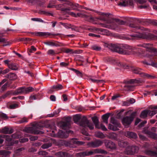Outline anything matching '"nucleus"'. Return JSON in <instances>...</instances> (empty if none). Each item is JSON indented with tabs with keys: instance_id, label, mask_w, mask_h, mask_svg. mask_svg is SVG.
I'll use <instances>...</instances> for the list:
<instances>
[{
	"instance_id": "16",
	"label": "nucleus",
	"mask_w": 157,
	"mask_h": 157,
	"mask_svg": "<svg viewBox=\"0 0 157 157\" xmlns=\"http://www.w3.org/2000/svg\"><path fill=\"white\" fill-rule=\"evenodd\" d=\"M32 34H34L35 35L37 36H49L50 34L48 33L42 32H37L35 33H33Z\"/></svg>"
},
{
	"instance_id": "37",
	"label": "nucleus",
	"mask_w": 157,
	"mask_h": 157,
	"mask_svg": "<svg viewBox=\"0 0 157 157\" xmlns=\"http://www.w3.org/2000/svg\"><path fill=\"white\" fill-rule=\"evenodd\" d=\"M47 54L48 55L53 56L56 54L55 51L52 49H49L47 52Z\"/></svg>"
},
{
	"instance_id": "24",
	"label": "nucleus",
	"mask_w": 157,
	"mask_h": 157,
	"mask_svg": "<svg viewBox=\"0 0 157 157\" xmlns=\"http://www.w3.org/2000/svg\"><path fill=\"white\" fill-rule=\"evenodd\" d=\"M110 122L118 128L120 127V124L119 122L113 117L111 118Z\"/></svg>"
},
{
	"instance_id": "55",
	"label": "nucleus",
	"mask_w": 157,
	"mask_h": 157,
	"mask_svg": "<svg viewBox=\"0 0 157 157\" xmlns=\"http://www.w3.org/2000/svg\"><path fill=\"white\" fill-rule=\"evenodd\" d=\"M60 65L62 67H65L68 65V63L65 62H61L60 63Z\"/></svg>"
},
{
	"instance_id": "60",
	"label": "nucleus",
	"mask_w": 157,
	"mask_h": 157,
	"mask_svg": "<svg viewBox=\"0 0 157 157\" xmlns=\"http://www.w3.org/2000/svg\"><path fill=\"white\" fill-rule=\"evenodd\" d=\"M11 93L10 92H8L6 93L5 94H4L3 96H2V97L4 98L6 97H7L8 95L11 94Z\"/></svg>"
},
{
	"instance_id": "15",
	"label": "nucleus",
	"mask_w": 157,
	"mask_h": 157,
	"mask_svg": "<svg viewBox=\"0 0 157 157\" xmlns=\"http://www.w3.org/2000/svg\"><path fill=\"white\" fill-rule=\"evenodd\" d=\"M69 121L68 120L66 122H61L60 123V127L62 129H65L66 128L69 127Z\"/></svg>"
},
{
	"instance_id": "23",
	"label": "nucleus",
	"mask_w": 157,
	"mask_h": 157,
	"mask_svg": "<svg viewBox=\"0 0 157 157\" xmlns=\"http://www.w3.org/2000/svg\"><path fill=\"white\" fill-rule=\"evenodd\" d=\"M6 77L11 80H14L17 78L16 75L13 73H10Z\"/></svg>"
},
{
	"instance_id": "59",
	"label": "nucleus",
	"mask_w": 157,
	"mask_h": 157,
	"mask_svg": "<svg viewBox=\"0 0 157 157\" xmlns=\"http://www.w3.org/2000/svg\"><path fill=\"white\" fill-rule=\"evenodd\" d=\"M52 133L50 132L49 133V134H50V135L51 136H56V135L55 134V132H56V130H55L54 131H51Z\"/></svg>"
},
{
	"instance_id": "10",
	"label": "nucleus",
	"mask_w": 157,
	"mask_h": 157,
	"mask_svg": "<svg viewBox=\"0 0 157 157\" xmlns=\"http://www.w3.org/2000/svg\"><path fill=\"white\" fill-rule=\"evenodd\" d=\"M73 133V132L71 131H67L65 132H63L62 130H59L58 132V136L61 138H66L68 136V134L69 133Z\"/></svg>"
},
{
	"instance_id": "17",
	"label": "nucleus",
	"mask_w": 157,
	"mask_h": 157,
	"mask_svg": "<svg viewBox=\"0 0 157 157\" xmlns=\"http://www.w3.org/2000/svg\"><path fill=\"white\" fill-rule=\"evenodd\" d=\"M8 67L13 70H17L19 67L18 65L15 63H10V64L9 65Z\"/></svg>"
},
{
	"instance_id": "21",
	"label": "nucleus",
	"mask_w": 157,
	"mask_h": 157,
	"mask_svg": "<svg viewBox=\"0 0 157 157\" xmlns=\"http://www.w3.org/2000/svg\"><path fill=\"white\" fill-rule=\"evenodd\" d=\"M22 94H24V87H20L17 89L14 92V94L15 95Z\"/></svg>"
},
{
	"instance_id": "19",
	"label": "nucleus",
	"mask_w": 157,
	"mask_h": 157,
	"mask_svg": "<svg viewBox=\"0 0 157 157\" xmlns=\"http://www.w3.org/2000/svg\"><path fill=\"white\" fill-rule=\"evenodd\" d=\"M13 131L12 129H10L9 128L4 127L0 131L1 133L5 134H11L13 132Z\"/></svg>"
},
{
	"instance_id": "49",
	"label": "nucleus",
	"mask_w": 157,
	"mask_h": 157,
	"mask_svg": "<svg viewBox=\"0 0 157 157\" xmlns=\"http://www.w3.org/2000/svg\"><path fill=\"white\" fill-rule=\"evenodd\" d=\"M80 118V116L78 115H76L74 116V120L75 122H77L79 120Z\"/></svg>"
},
{
	"instance_id": "63",
	"label": "nucleus",
	"mask_w": 157,
	"mask_h": 157,
	"mask_svg": "<svg viewBox=\"0 0 157 157\" xmlns=\"http://www.w3.org/2000/svg\"><path fill=\"white\" fill-rule=\"evenodd\" d=\"M147 65H151L153 67H157V63H155L154 62H152L151 64H148L147 63H146Z\"/></svg>"
},
{
	"instance_id": "13",
	"label": "nucleus",
	"mask_w": 157,
	"mask_h": 157,
	"mask_svg": "<svg viewBox=\"0 0 157 157\" xmlns=\"http://www.w3.org/2000/svg\"><path fill=\"white\" fill-rule=\"evenodd\" d=\"M44 43L47 45L51 46H60L61 45L60 43L58 42H53L52 41H49L44 42Z\"/></svg>"
},
{
	"instance_id": "30",
	"label": "nucleus",
	"mask_w": 157,
	"mask_h": 157,
	"mask_svg": "<svg viewBox=\"0 0 157 157\" xmlns=\"http://www.w3.org/2000/svg\"><path fill=\"white\" fill-rule=\"evenodd\" d=\"M84 16V18L88 21L93 22L94 21V18L91 16H88L85 14Z\"/></svg>"
},
{
	"instance_id": "28",
	"label": "nucleus",
	"mask_w": 157,
	"mask_h": 157,
	"mask_svg": "<svg viewBox=\"0 0 157 157\" xmlns=\"http://www.w3.org/2000/svg\"><path fill=\"white\" fill-rule=\"evenodd\" d=\"M108 137L109 138L114 140H117V135L115 133H110L108 135Z\"/></svg>"
},
{
	"instance_id": "51",
	"label": "nucleus",
	"mask_w": 157,
	"mask_h": 157,
	"mask_svg": "<svg viewBox=\"0 0 157 157\" xmlns=\"http://www.w3.org/2000/svg\"><path fill=\"white\" fill-rule=\"evenodd\" d=\"M18 105L16 103H14L11 105L10 107L11 109H13L17 107Z\"/></svg>"
},
{
	"instance_id": "57",
	"label": "nucleus",
	"mask_w": 157,
	"mask_h": 157,
	"mask_svg": "<svg viewBox=\"0 0 157 157\" xmlns=\"http://www.w3.org/2000/svg\"><path fill=\"white\" fill-rule=\"evenodd\" d=\"M89 35L90 36L95 37H100V36L99 35H96L92 33H89Z\"/></svg>"
},
{
	"instance_id": "62",
	"label": "nucleus",
	"mask_w": 157,
	"mask_h": 157,
	"mask_svg": "<svg viewBox=\"0 0 157 157\" xmlns=\"http://www.w3.org/2000/svg\"><path fill=\"white\" fill-rule=\"evenodd\" d=\"M70 28H71L72 30L77 31L78 30V28L77 27L71 26V25L70 26Z\"/></svg>"
},
{
	"instance_id": "2",
	"label": "nucleus",
	"mask_w": 157,
	"mask_h": 157,
	"mask_svg": "<svg viewBox=\"0 0 157 157\" xmlns=\"http://www.w3.org/2000/svg\"><path fill=\"white\" fill-rule=\"evenodd\" d=\"M112 48L111 49L113 51L117 52L121 54H128V51L131 49V48L127 45L122 44H113L112 45Z\"/></svg>"
},
{
	"instance_id": "48",
	"label": "nucleus",
	"mask_w": 157,
	"mask_h": 157,
	"mask_svg": "<svg viewBox=\"0 0 157 157\" xmlns=\"http://www.w3.org/2000/svg\"><path fill=\"white\" fill-rule=\"evenodd\" d=\"M32 20L34 21H39L42 22H44V21L41 19L38 18H34L32 19Z\"/></svg>"
},
{
	"instance_id": "39",
	"label": "nucleus",
	"mask_w": 157,
	"mask_h": 157,
	"mask_svg": "<svg viewBox=\"0 0 157 157\" xmlns=\"http://www.w3.org/2000/svg\"><path fill=\"white\" fill-rule=\"evenodd\" d=\"M52 146V144L51 143H46L45 144L41 146V147L44 149L47 148Z\"/></svg>"
},
{
	"instance_id": "47",
	"label": "nucleus",
	"mask_w": 157,
	"mask_h": 157,
	"mask_svg": "<svg viewBox=\"0 0 157 157\" xmlns=\"http://www.w3.org/2000/svg\"><path fill=\"white\" fill-rule=\"evenodd\" d=\"M148 154L151 156H157V153L155 152L150 151L148 152Z\"/></svg>"
},
{
	"instance_id": "56",
	"label": "nucleus",
	"mask_w": 157,
	"mask_h": 157,
	"mask_svg": "<svg viewBox=\"0 0 157 157\" xmlns=\"http://www.w3.org/2000/svg\"><path fill=\"white\" fill-rule=\"evenodd\" d=\"M12 137L13 138H18L20 137V136L17 133H15L12 135Z\"/></svg>"
},
{
	"instance_id": "14",
	"label": "nucleus",
	"mask_w": 157,
	"mask_h": 157,
	"mask_svg": "<svg viewBox=\"0 0 157 157\" xmlns=\"http://www.w3.org/2000/svg\"><path fill=\"white\" fill-rule=\"evenodd\" d=\"M105 146L108 148L113 149L116 148V145L111 141H106L105 143Z\"/></svg>"
},
{
	"instance_id": "29",
	"label": "nucleus",
	"mask_w": 157,
	"mask_h": 157,
	"mask_svg": "<svg viewBox=\"0 0 157 157\" xmlns=\"http://www.w3.org/2000/svg\"><path fill=\"white\" fill-rule=\"evenodd\" d=\"M63 86L60 84H58L57 85L53 86L52 87V89H55L56 90H58L63 89Z\"/></svg>"
},
{
	"instance_id": "11",
	"label": "nucleus",
	"mask_w": 157,
	"mask_h": 157,
	"mask_svg": "<svg viewBox=\"0 0 157 157\" xmlns=\"http://www.w3.org/2000/svg\"><path fill=\"white\" fill-rule=\"evenodd\" d=\"M106 60L108 62L116 64L121 67H124V65L123 64L121 63L118 60H116L113 58H108L106 59Z\"/></svg>"
},
{
	"instance_id": "33",
	"label": "nucleus",
	"mask_w": 157,
	"mask_h": 157,
	"mask_svg": "<svg viewBox=\"0 0 157 157\" xmlns=\"http://www.w3.org/2000/svg\"><path fill=\"white\" fill-rule=\"evenodd\" d=\"M95 136L96 137L99 138H103L104 137V135L102 133L99 132H95Z\"/></svg>"
},
{
	"instance_id": "42",
	"label": "nucleus",
	"mask_w": 157,
	"mask_h": 157,
	"mask_svg": "<svg viewBox=\"0 0 157 157\" xmlns=\"http://www.w3.org/2000/svg\"><path fill=\"white\" fill-rule=\"evenodd\" d=\"M55 4V3L53 0L50 1L48 5L47 6V7L48 8H53L54 7V5H52V3Z\"/></svg>"
},
{
	"instance_id": "27",
	"label": "nucleus",
	"mask_w": 157,
	"mask_h": 157,
	"mask_svg": "<svg viewBox=\"0 0 157 157\" xmlns=\"http://www.w3.org/2000/svg\"><path fill=\"white\" fill-rule=\"evenodd\" d=\"M109 113H106L102 116L103 122L106 124L108 123V119L109 117Z\"/></svg>"
},
{
	"instance_id": "32",
	"label": "nucleus",
	"mask_w": 157,
	"mask_h": 157,
	"mask_svg": "<svg viewBox=\"0 0 157 157\" xmlns=\"http://www.w3.org/2000/svg\"><path fill=\"white\" fill-rule=\"evenodd\" d=\"M118 128L116 126L113 124L112 125L111 124H109L108 125V129L113 131H115L117 130L118 129Z\"/></svg>"
},
{
	"instance_id": "50",
	"label": "nucleus",
	"mask_w": 157,
	"mask_h": 157,
	"mask_svg": "<svg viewBox=\"0 0 157 157\" xmlns=\"http://www.w3.org/2000/svg\"><path fill=\"white\" fill-rule=\"evenodd\" d=\"M6 137V141L8 142H10L11 140V138L10 137V136L8 135H3V137Z\"/></svg>"
},
{
	"instance_id": "36",
	"label": "nucleus",
	"mask_w": 157,
	"mask_h": 157,
	"mask_svg": "<svg viewBox=\"0 0 157 157\" xmlns=\"http://www.w3.org/2000/svg\"><path fill=\"white\" fill-rule=\"evenodd\" d=\"M91 48L93 50L99 51L101 50V48L100 46L97 45H94L92 46Z\"/></svg>"
},
{
	"instance_id": "6",
	"label": "nucleus",
	"mask_w": 157,
	"mask_h": 157,
	"mask_svg": "<svg viewBox=\"0 0 157 157\" xmlns=\"http://www.w3.org/2000/svg\"><path fill=\"white\" fill-rule=\"evenodd\" d=\"M80 125L82 127H88L90 129L94 128V125L91 122H90L86 117L83 118L80 123Z\"/></svg>"
},
{
	"instance_id": "1",
	"label": "nucleus",
	"mask_w": 157,
	"mask_h": 157,
	"mask_svg": "<svg viewBox=\"0 0 157 157\" xmlns=\"http://www.w3.org/2000/svg\"><path fill=\"white\" fill-rule=\"evenodd\" d=\"M130 27L135 28L136 30L140 29L141 30L146 31V32H144L142 33H138L132 35V36L135 37L136 38H142L143 39H150L154 40L156 38V37L153 34L149 33L150 30L146 29L134 24H131L129 25Z\"/></svg>"
},
{
	"instance_id": "12",
	"label": "nucleus",
	"mask_w": 157,
	"mask_h": 157,
	"mask_svg": "<svg viewBox=\"0 0 157 157\" xmlns=\"http://www.w3.org/2000/svg\"><path fill=\"white\" fill-rule=\"evenodd\" d=\"M121 2L119 5L121 6H126L128 5H132V0H121Z\"/></svg>"
},
{
	"instance_id": "18",
	"label": "nucleus",
	"mask_w": 157,
	"mask_h": 157,
	"mask_svg": "<svg viewBox=\"0 0 157 157\" xmlns=\"http://www.w3.org/2000/svg\"><path fill=\"white\" fill-rule=\"evenodd\" d=\"M125 135L126 136L129 138H136L137 137L136 134L132 132H127L125 133Z\"/></svg>"
},
{
	"instance_id": "22",
	"label": "nucleus",
	"mask_w": 157,
	"mask_h": 157,
	"mask_svg": "<svg viewBox=\"0 0 157 157\" xmlns=\"http://www.w3.org/2000/svg\"><path fill=\"white\" fill-rule=\"evenodd\" d=\"M92 120L95 124L96 128H100L99 127V121L98 118L96 117H94L92 118Z\"/></svg>"
},
{
	"instance_id": "5",
	"label": "nucleus",
	"mask_w": 157,
	"mask_h": 157,
	"mask_svg": "<svg viewBox=\"0 0 157 157\" xmlns=\"http://www.w3.org/2000/svg\"><path fill=\"white\" fill-rule=\"evenodd\" d=\"M141 46L147 48L148 51H150L151 52H149L148 57H150L151 55H154L157 56V51L155 48H154L152 46V45L150 44H144Z\"/></svg>"
},
{
	"instance_id": "25",
	"label": "nucleus",
	"mask_w": 157,
	"mask_h": 157,
	"mask_svg": "<svg viewBox=\"0 0 157 157\" xmlns=\"http://www.w3.org/2000/svg\"><path fill=\"white\" fill-rule=\"evenodd\" d=\"M56 155L61 157H69L68 154L67 153L63 152H59L56 154Z\"/></svg>"
},
{
	"instance_id": "61",
	"label": "nucleus",
	"mask_w": 157,
	"mask_h": 157,
	"mask_svg": "<svg viewBox=\"0 0 157 157\" xmlns=\"http://www.w3.org/2000/svg\"><path fill=\"white\" fill-rule=\"evenodd\" d=\"M20 141L21 143H24L27 142L28 140V139L27 138H24L20 140Z\"/></svg>"
},
{
	"instance_id": "45",
	"label": "nucleus",
	"mask_w": 157,
	"mask_h": 157,
	"mask_svg": "<svg viewBox=\"0 0 157 157\" xmlns=\"http://www.w3.org/2000/svg\"><path fill=\"white\" fill-rule=\"evenodd\" d=\"M59 23L67 29L70 28V26L71 25L70 24H68L66 23H63L62 22H60Z\"/></svg>"
},
{
	"instance_id": "7",
	"label": "nucleus",
	"mask_w": 157,
	"mask_h": 157,
	"mask_svg": "<svg viewBox=\"0 0 157 157\" xmlns=\"http://www.w3.org/2000/svg\"><path fill=\"white\" fill-rule=\"evenodd\" d=\"M135 113H132L130 117H126L123 118L122 120L123 124L125 127L130 124L133 121Z\"/></svg>"
},
{
	"instance_id": "46",
	"label": "nucleus",
	"mask_w": 157,
	"mask_h": 157,
	"mask_svg": "<svg viewBox=\"0 0 157 157\" xmlns=\"http://www.w3.org/2000/svg\"><path fill=\"white\" fill-rule=\"evenodd\" d=\"M157 113V110H154L152 111H151L150 110V112H149V115L150 116H153L154 115Z\"/></svg>"
},
{
	"instance_id": "35",
	"label": "nucleus",
	"mask_w": 157,
	"mask_h": 157,
	"mask_svg": "<svg viewBox=\"0 0 157 157\" xmlns=\"http://www.w3.org/2000/svg\"><path fill=\"white\" fill-rule=\"evenodd\" d=\"M90 80L93 82H95L97 83H98L100 82L103 83L104 82V80H98L92 78H90Z\"/></svg>"
},
{
	"instance_id": "3",
	"label": "nucleus",
	"mask_w": 157,
	"mask_h": 157,
	"mask_svg": "<svg viewBox=\"0 0 157 157\" xmlns=\"http://www.w3.org/2000/svg\"><path fill=\"white\" fill-rule=\"evenodd\" d=\"M94 153L107 154L106 151L101 149H97L90 151H86L78 153L76 154L77 156L83 157L91 155Z\"/></svg>"
},
{
	"instance_id": "52",
	"label": "nucleus",
	"mask_w": 157,
	"mask_h": 157,
	"mask_svg": "<svg viewBox=\"0 0 157 157\" xmlns=\"http://www.w3.org/2000/svg\"><path fill=\"white\" fill-rule=\"evenodd\" d=\"M38 154L40 155L46 156L47 154V153L44 151H41L38 152Z\"/></svg>"
},
{
	"instance_id": "53",
	"label": "nucleus",
	"mask_w": 157,
	"mask_h": 157,
	"mask_svg": "<svg viewBox=\"0 0 157 157\" xmlns=\"http://www.w3.org/2000/svg\"><path fill=\"white\" fill-rule=\"evenodd\" d=\"M28 122L27 119L25 117L23 118L21 120L19 121V122L20 123H23L24 122Z\"/></svg>"
},
{
	"instance_id": "44",
	"label": "nucleus",
	"mask_w": 157,
	"mask_h": 157,
	"mask_svg": "<svg viewBox=\"0 0 157 157\" xmlns=\"http://www.w3.org/2000/svg\"><path fill=\"white\" fill-rule=\"evenodd\" d=\"M63 5V4L56 5L54 6V7L56 8L57 10H59L60 9V10H61V9H62V7Z\"/></svg>"
},
{
	"instance_id": "40",
	"label": "nucleus",
	"mask_w": 157,
	"mask_h": 157,
	"mask_svg": "<svg viewBox=\"0 0 157 157\" xmlns=\"http://www.w3.org/2000/svg\"><path fill=\"white\" fill-rule=\"evenodd\" d=\"M65 52L67 53H79V52L77 51H75L74 52H72V50L69 49H67L65 51Z\"/></svg>"
},
{
	"instance_id": "64",
	"label": "nucleus",
	"mask_w": 157,
	"mask_h": 157,
	"mask_svg": "<svg viewBox=\"0 0 157 157\" xmlns=\"http://www.w3.org/2000/svg\"><path fill=\"white\" fill-rule=\"evenodd\" d=\"M156 86V85L155 83H154L153 84H151V85H147L146 86V87L147 88L148 87H151V88H153L155 86Z\"/></svg>"
},
{
	"instance_id": "38",
	"label": "nucleus",
	"mask_w": 157,
	"mask_h": 157,
	"mask_svg": "<svg viewBox=\"0 0 157 157\" xmlns=\"http://www.w3.org/2000/svg\"><path fill=\"white\" fill-rule=\"evenodd\" d=\"M72 70L76 73L78 76L81 77H82V73L79 71L74 69H72Z\"/></svg>"
},
{
	"instance_id": "34",
	"label": "nucleus",
	"mask_w": 157,
	"mask_h": 157,
	"mask_svg": "<svg viewBox=\"0 0 157 157\" xmlns=\"http://www.w3.org/2000/svg\"><path fill=\"white\" fill-rule=\"evenodd\" d=\"M112 20V21L113 22H116L119 25H123L125 23V22L124 21L122 20H120L118 19H113Z\"/></svg>"
},
{
	"instance_id": "8",
	"label": "nucleus",
	"mask_w": 157,
	"mask_h": 157,
	"mask_svg": "<svg viewBox=\"0 0 157 157\" xmlns=\"http://www.w3.org/2000/svg\"><path fill=\"white\" fill-rule=\"evenodd\" d=\"M138 148L136 146H129L127 147L125 151V153L128 155H132L137 152Z\"/></svg>"
},
{
	"instance_id": "43",
	"label": "nucleus",
	"mask_w": 157,
	"mask_h": 157,
	"mask_svg": "<svg viewBox=\"0 0 157 157\" xmlns=\"http://www.w3.org/2000/svg\"><path fill=\"white\" fill-rule=\"evenodd\" d=\"M125 87L126 88L125 89L126 90H132L133 88V86L131 84H128L126 85L125 86Z\"/></svg>"
},
{
	"instance_id": "4",
	"label": "nucleus",
	"mask_w": 157,
	"mask_h": 157,
	"mask_svg": "<svg viewBox=\"0 0 157 157\" xmlns=\"http://www.w3.org/2000/svg\"><path fill=\"white\" fill-rule=\"evenodd\" d=\"M141 70V69L136 67H133L131 69V71L133 73L140 74L142 77L148 78H154L153 76L151 75L142 72Z\"/></svg>"
},
{
	"instance_id": "41",
	"label": "nucleus",
	"mask_w": 157,
	"mask_h": 157,
	"mask_svg": "<svg viewBox=\"0 0 157 157\" xmlns=\"http://www.w3.org/2000/svg\"><path fill=\"white\" fill-rule=\"evenodd\" d=\"M99 127L100 128H97L98 129H101L103 131H106L107 130V128L102 124H101L100 125L99 124Z\"/></svg>"
},
{
	"instance_id": "26",
	"label": "nucleus",
	"mask_w": 157,
	"mask_h": 157,
	"mask_svg": "<svg viewBox=\"0 0 157 157\" xmlns=\"http://www.w3.org/2000/svg\"><path fill=\"white\" fill-rule=\"evenodd\" d=\"M146 134H147L150 137L153 138L154 139H157V135L155 133H152L150 131H147L145 132Z\"/></svg>"
},
{
	"instance_id": "9",
	"label": "nucleus",
	"mask_w": 157,
	"mask_h": 157,
	"mask_svg": "<svg viewBox=\"0 0 157 157\" xmlns=\"http://www.w3.org/2000/svg\"><path fill=\"white\" fill-rule=\"evenodd\" d=\"M103 143V142L102 141L98 140L95 141L94 142L88 143L87 144L89 147H96L101 145Z\"/></svg>"
},
{
	"instance_id": "54",
	"label": "nucleus",
	"mask_w": 157,
	"mask_h": 157,
	"mask_svg": "<svg viewBox=\"0 0 157 157\" xmlns=\"http://www.w3.org/2000/svg\"><path fill=\"white\" fill-rule=\"evenodd\" d=\"M85 14H83L81 13H78L77 14H76V16H77V17H82L84 18L85 16Z\"/></svg>"
},
{
	"instance_id": "20",
	"label": "nucleus",
	"mask_w": 157,
	"mask_h": 157,
	"mask_svg": "<svg viewBox=\"0 0 157 157\" xmlns=\"http://www.w3.org/2000/svg\"><path fill=\"white\" fill-rule=\"evenodd\" d=\"M150 110H145L142 111L140 114V117L141 118H144L147 117L148 114L149 115Z\"/></svg>"
},
{
	"instance_id": "31",
	"label": "nucleus",
	"mask_w": 157,
	"mask_h": 157,
	"mask_svg": "<svg viewBox=\"0 0 157 157\" xmlns=\"http://www.w3.org/2000/svg\"><path fill=\"white\" fill-rule=\"evenodd\" d=\"M34 90V88L31 87L26 88L24 87V94L28 93L29 92L33 91Z\"/></svg>"
},
{
	"instance_id": "58",
	"label": "nucleus",
	"mask_w": 157,
	"mask_h": 157,
	"mask_svg": "<svg viewBox=\"0 0 157 157\" xmlns=\"http://www.w3.org/2000/svg\"><path fill=\"white\" fill-rule=\"evenodd\" d=\"M36 50V48H35L33 46H31V49H29V52L31 53L32 52V51H35Z\"/></svg>"
}]
</instances>
